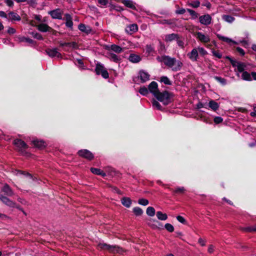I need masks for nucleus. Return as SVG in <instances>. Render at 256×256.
<instances>
[{"label":"nucleus","instance_id":"4c0bfd02","mask_svg":"<svg viewBox=\"0 0 256 256\" xmlns=\"http://www.w3.org/2000/svg\"><path fill=\"white\" fill-rule=\"evenodd\" d=\"M168 69L172 70L173 71H178L181 68L180 65H168Z\"/></svg>","mask_w":256,"mask_h":256},{"label":"nucleus","instance_id":"4be33fe9","mask_svg":"<svg viewBox=\"0 0 256 256\" xmlns=\"http://www.w3.org/2000/svg\"><path fill=\"white\" fill-rule=\"evenodd\" d=\"M216 36L218 38L219 40H221L222 41L226 43H228V44L232 43L233 44H238V43L236 42L233 40H232L228 37L222 36L220 34H217Z\"/></svg>","mask_w":256,"mask_h":256},{"label":"nucleus","instance_id":"9d476101","mask_svg":"<svg viewBox=\"0 0 256 256\" xmlns=\"http://www.w3.org/2000/svg\"><path fill=\"white\" fill-rule=\"evenodd\" d=\"M0 200L4 203V204L6 205L9 207H12L15 206V202L10 200V198H8L7 196H4L0 194Z\"/></svg>","mask_w":256,"mask_h":256},{"label":"nucleus","instance_id":"b1692460","mask_svg":"<svg viewBox=\"0 0 256 256\" xmlns=\"http://www.w3.org/2000/svg\"><path fill=\"white\" fill-rule=\"evenodd\" d=\"M90 171L94 174L103 177H104L106 176V173L103 170H102L100 169L97 168H92L90 169Z\"/></svg>","mask_w":256,"mask_h":256},{"label":"nucleus","instance_id":"f3484780","mask_svg":"<svg viewBox=\"0 0 256 256\" xmlns=\"http://www.w3.org/2000/svg\"><path fill=\"white\" fill-rule=\"evenodd\" d=\"M168 188L172 192L173 195L184 194L186 192V189L183 186L176 187L174 189H172L170 188Z\"/></svg>","mask_w":256,"mask_h":256},{"label":"nucleus","instance_id":"1a4fd4ad","mask_svg":"<svg viewBox=\"0 0 256 256\" xmlns=\"http://www.w3.org/2000/svg\"><path fill=\"white\" fill-rule=\"evenodd\" d=\"M148 90H150V92L152 93V95H154L156 94L159 93L160 92L159 91L158 88V84L152 81L150 83L149 86H148Z\"/></svg>","mask_w":256,"mask_h":256},{"label":"nucleus","instance_id":"f257e3e1","mask_svg":"<svg viewBox=\"0 0 256 256\" xmlns=\"http://www.w3.org/2000/svg\"><path fill=\"white\" fill-rule=\"evenodd\" d=\"M158 101L162 102L163 104L168 106L172 102L173 94L168 91H164L153 94Z\"/></svg>","mask_w":256,"mask_h":256},{"label":"nucleus","instance_id":"864d4df0","mask_svg":"<svg viewBox=\"0 0 256 256\" xmlns=\"http://www.w3.org/2000/svg\"><path fill=\"white\" fill-rule=\"evenodd\" d=\"M190 6L194 8H198L200 5V2L198 1H194L193 2L190 4Z\"/></svg>","mask_w":256,"mask_h":256},{"label":"nucleus","instance_id":"49530a36","mask_svg":"<svg viewBox=\"0 0 256 256\" xmlns=\"http://www.w3.org/2000/svg\"><path fill=\"white\" fill-rule=\"evenodd\" d=\"M232 66H236L237 70L240 72H244V68L246 66L245 65H233Z\"/></svg>","mask_w":256,"mask_h":256},{"label":"nucleus","instance_id":"c03bdc74","mask_svg":"<svg viewBox=\"0 0 256 256\" xmlns=\"http://www.w3.org/2000/svg\"><path fill=\"white\" fill-rule=\"evenodd\" d=\"M214 79H216L218 82L222 84H226V80L225 78L218 76H215Z\"/></svg>","mask_w":256,"mask_h":256},{"label":"nucleus","instance_id":"c756f323","mask_svg":"<svg viewBox=\"0 0 256 256\" xmlns=\"http://www.w3.org/2000/svg\"><path fill=\"white\" fill-rule=\"evenodd\" d=\"M121 202L124 206L126 208H130L131 205V200L130 198L128 197H124L121 200Z\"/></svg>","mask_w":256,"mask_h":256},{"label":"nucleus","instance_id":"9b49d317","mask_svg":"<svg viewBox=\"0 0 256 256\" xmlns=\"http://www.w3.org/2000/svg\"><path fill=\"white\" fill-rule=\"evenodd\" d=\"M199 20L202 24L207 26L211 23L212 17L210 15L206 14L200 16Z\"/></svg>","mask_w":256,"mask_h":256},{"label":"nucleus","instance_id":"0eeeda50","mask_svg":"<svg viewBox=\"0 0 256 256\" xmlns=\"http://www.w3.org/2000/svg\"><path fill=\"white\" fill-rule=\"evenodd\" d=\"M242 78L243 80L248 81L256 80V72H252L250 74L246 72H243Z\"/></svg>","mask_w":256,"mask_h":256},{"label":"nucleus","instance_id":"bf43d9fd","mask_svg":"<svg viewBox=\"0 0 256 256\" xmlns=\"http://www.w3.org/2000/svg\"><path fill=\"white\" fill-rule=\"evenodd\" d=\"M7 32L8 34H12L16 32V30L14 28H9Z\"/></svg>","mask_w":256,"mask_h":256},{"label":"nucleus","instance_id":"6ab92c4d","mask_svg":"<svg viewBox=\"0 0 256 256\" xmlns=\"http://www.w3.org/2000/svg\"><path fill=\"white\" fill-rule=\"evenodd\" d=\"M48 14L53 18H62V13L60 10L57 9L48 12Z\"/></svg>","mask_w":256,"mask_h":256},{"label":"nucleus","instance_id":"37998d69","mask_svg":"<svg viewBox=\"0 0 256 256\" xmlns=\"http://www.w3.org/2000/svg\"><path fill=\"white\" fill-rule=\"evenodd\" d=\"M186 10L190 13L192 18L195 19L198 17V14L194 10L188 8Z\"/></svg>","mask_w":256,"mask_h":256},{"label":"nucleus","instance_id":"aec40b11","mask_svg":"<svg viewBox=\"0 0 256 256\" xmlns=\"http://www.w3.org/2000/svg\"><path fill=\"white\" fill-rule=\"evenodd\" d=\"M128 60L132 63H138L141 60V58L139 55L135 54H132L130 55Z\"/></svg>","mask_w":256,"mask_h":256},{"label":"nucleus","instance_id":"39448f33","mask_svg":"<svg viewBox=\"0 0 256 256\" xmlns=\"http://www.w3.org/2000/svg\"><path fill=\"white\" fill-rule=\"evenodd\" d=\"M95 72L98 75L101 74L102 76L104 78H108V70H106L102 65H96V68H95Z\"/></svg>","mask_w":256,"mask_h":256},{"label":"nucleus","instance_id":"69168bd1","mask_svg":"<svg viewBox=\"0 0 256 256\" xmlns=\"http://www.w3.org/2000/svg\"><path fill=\"white\" fill-rule=\"evenodd\" d=\"M204 108V104L201 102H199L196 104V109H200L201 108Z\"/></svg>","mask_w":256,"mask_h":256},{"label":"nucleus","instance_id":"2f4dec72","mask_svg":"<svg viewBox=\"0 0 256 256\" xmlns=\"http://www.w3.org/2000/svg\"><path fill=\"white\" fill-rule=\"evenodd\" d=\"M157 218L160 220H166L168 219V215L166 214H163L162 212H157L156 214Z\"/></svg>","mask_w":256,"mask_h":256},{"label":"nucleus","instance_id":"6e6552de","mask_svg":"<svg viewBox=\"0 0 256 256\" xmlns=\"http://www.w3.org/2000/svg\"><path fill=\"white\" fill-rule=\"evenodd\" d=\"M46 54L52 58H61L62 55L56 48H48L46 50Z\"/></svg>","mask_w":256,"mask_h":256},{"label":"nucleus","instance_id":"ea45409f","mask_svg":"<svg viewBox=\"0 0 256 256\" xmlns=\"http://www.w3.org/2000/svg\"><path fill=\"white\" fill-rule=\"evenodd\" d=\"M148 92H150V90L145 86L141 87L138 90L139 93L143 96L148 95Z\"/></svg>","mask_w":256,"mask_h":256},{"label":"nucleus","instance_id":"5fc2aeb1","mask_svg":"<svg viewBox=\"0 0 256 256\" xmlns=\"http://www.w3.org/2000/svg\"><path fill=\"white\" fill-rule=\"evenodd\" d=\"M177 44L178 46H180L181 48H184V42L183 40L181 39H180L179 38H178L176 40Z\"/></svg>","mask_w":256,"mask_h":256},{"label":"nucleus","instance_id":"e433bc0d","mask_svg":"<svg viewBox=\"0 0 256 256\" xmlns=\"http://www.w3.org/2000/svg\"><path fill=\"white\" fill-rule=\"evenodd\" d=\"M222 19L224 21L229 23L232 22L234 20V18L233 16L229 15H224L222 16Z\"/></svg>","mask_w":256,"mask_h":256},{"label":"nucleus","instance_id":"f8f14e48","mask_svg":"<svg viewBox=\"0 0 256 256\" xmlns=\"http://www.w3.org/2000/svg\"><path fill=\"white\" fill-rule=\"evenodd\" d=\"M138 30V26L135 24L127 26L125 29L126 32L128 34H132L136 32Z\"/></svg>","mask_w":256,"mask_h":256},{"label":"nucleus","instance_id":"20e7f679","mask_svg":"<svg viewBox=\"0 0 256 256\" xmlns=\"http://www.w3.org/2000/svg\"><path fill=\"white\" fill-rule=\"evenodd\" d=\"M77 154H78L79 156L89 160H92L94 158L92 153L87 150H80Z\"/></svg>","mask_w":256,"mask_h":256},{"label":"nucleus","instance_id":"a211bd4d","mask_svg":"<svg viewBox=\"0 0 256 256\" xmlns=\"http://www.w3.org/2000/svg\"><path fill=\"white\" fill-rule=\"evenodd\" d=\"M139 78H140L142 82H144L150 80V74L144 70H140L139 72Z\"/></svg>","mask_w":256,"mask_h":256},{"label":"nucleus","instance_id":"72a5a7b5","mask_svg":"<svg viewBox=\"0 0 256 256\" xmlns=\"http://www.w3.org/2000/svg\"><path fill=\"white\" fill-rule=\"evenodd\" d=\"M160 82L167 85L170 86L172 84V82H171L170 79L166 76H161Z\"/></svg>","mask_w":256,"mask_h":256},{"label":"nucleus","instance_id":"412c9836","mask_svg":"<svg viewBox=\"0 0 256 256\" xmlns=\"http://www.w3.org/2000/svg\"><path fill=\"white\" fill-rule=\"evenodd\" d=\"M8 20H18L19 21L20 20V16L16 12H10L8 14Z\"/></svg>","mask_w":256,"mask_h":256},{"label":"nucleus","instance_id":"dca6fc26","mask_svg":"<svg viewBox=\"0 0 256 256\" xmlns=\"http://www.w3.org/2000/svg\"><path fill=\"white\" fill-rule=\"evenodd\" d=\"M32 145L38 148H43L46 146V143L42 140L34 139L32 142Z\"/></svg>","mask_w":256,"mask_h":256},{"label":"nucleus","instance_id":"e2e57ef3","mask_svg":"<svg viewBox=\"0 0 256 256\" xmlns=\"http://www.w3.org/2000/svg\"><path fill=\"white\" fill-rule=\"evenodd\" d=\"M186 10L184 8H181L176 11L177 14H184L186 12Z\"/></svg>","mask_w":256,"mask_h":256},{"label":"nucleus","instance_id":"603ef678","mask_svg":"<svg viewBox=\"0 0 256 256\" xmlns=\"http://www.w3.org/2000/svg\"><path fill=\"white\" fill-rule=\"evenodd\" d=\"M32 34L33 36L38 39V40H42V36L39 34V33H38V32H32Z\"/></svg>","mask_w":256,"mask_h":256},{"label":"nucleus","instance_id":"79ce46f5","mask_svg":"<svg viewBox=\"0 0 256 256\" xmlns=\"http://www.w3.org/2000/svg\"><path fill=\"white\" fill-rule=\"evenodd\" d=\"M138 204L141 206H148V200L146 198H142L138 200Z\"/></svg>","mask_w":256,"mask_h":256},{"label":"nucleus","instance_id":"4d7b16f0","mask_svg":"<svg viewBox=\"0 0 256 256\" xmlns=\"http://www.w3.org/2000/svg\"><path fill=\"white\" fill-rule=\"evenodd\" d=\"M98 2L100 6H103L106 5L108 1L107 0H98Z\"/></svg>","mask_w":256,"mask_h":256},{"label":"nucleus","instance_id":"2eb2a0df","mask_svg":"<svg viewBox=\"0 0 256 256\" xmlns=\"http://www.w3.org/2000/svg\"><path fill=\"white\" fill-rule=\"evenodd\" d=\"M37 28L39 31L43 32H50L52 30L50 26L44 23H40L38 24L37 26Z\"/></svg>","mask_w":256,"mask_h":256},{"label":"nucleus","instance_id":"7c9ffc66","mask_svg":"<svg viewBox=\"0 0 256 256\" xmlns=\"http://www.w3.org/2000/svg\"><path fill=\"white\" fill-rule=\"evenodd\" d=\"M178 38V36L176 34H169L166 36L165 40L166 42H171Z\"/></svg>","mask_w":256,"mask_h":256},{"label":"nucleus","instance_id":"cd10ccee","mask_svg":"<svg viewBox=\"0 0 256 256\" xmlns=\"http://www.w3.org/2000/svg\"><path fill=\"white\" fill-rule=\"evenodd\" d=\"M188 57L192 60H196L198 56V50L197 48H194L192 52L188 54Z\"/></svg>","mask_w":256,"mask_h":256},{"label":"nucleus","instance_id":"473e14b6","mask_svg":"<svg viewBox=\"0 0 256 256\" xmlns=\"http://www.w3.org/2000/svg\"><path fill=\"white\" fill-rule=\"evenodd\" d=\"M146 214L150 216H153L155 214L154 208L152 206H148L147 210H146Z\"/></svg>","mask_w":256,"mask_h":256},{"label":"nucleus","instance_id":"7ed1b4c3","mask_svg":"<svg viewBox=\"0 0 256 256\" xmlns=\"http://www.w3.org/2000/svg\"><path fill=\"white\" fill-rule=\"evenodd\" d=\"M13 144L16 147V150L20 152L22 155H25L26 150L28 148V144L22 140L16 138L13 141Z\"/></svg>","mask_w":256,"mask_h":256},{"label":"nucleus","instance_id":"bb28decb","mask_svg":"<svg viewBox=\"0 0 256 256\" xmlns=\"http://www.w3.org/2000/svg\"><path fill=\"white\" fill-rule=\"evenodd\" d=\"M122 2L126 7L132 10L136 9V6L134 2L131 0H122Z\"/></svg>","mask_w":256,"mask_h":256},{"label":"nucleus","instance_id":"a19ab883","mask_svg":"<svg viewBox=\"0 0 256 256\" xmlns=\"http://www.w3.org/2000/svg\"><path fill=\"white\" fill-rule=\"evenodd\" d=\"M110 58L113 60L114 62L118 63L120 62V58L115 54H110Z\"/></svg>","mask_w":256,"mask_h":256},{"label":"nucleus","instance_id":"423d86ee","mask_svg":"<svg viewBox=\"0 0 256 256\" xmlns=\"http://www.w3.org/2000/svg\"><path fill=\"white\" fill-rule=\"evenodd\" d=\"M159 62L164 63V64H174L176 62L174 58H171L168 56H163L158 58Z\"/></svg>","mask_w":256,"mask_h":256},{"label":"nucleus","instance_id":"4468645a","mask_svg":"<svg viewBox=\"0 0 256 256\" xmlns=\"http://www.w3.org/2000/svg\"><path fill=\"white\" fill-rule=\"evenodd\" d=\"M106 49L108 50H112L116 53H120L123 51V48L116 44H111L106 46Z\"/></svg>","mask_w":256,"mask_h":256},{"label":"nucleus","instance_id":"13d9d810","mask_svg":"<svg viewBox=\"0 0 256 256\" xmlns=\"http://www.w3.org/2000/svg\"><path fill=\"white\" fill-rule=\"evenodd\" d=\"M237 52L241 55L244 56V52L243 49L240 48L238 47L236 48Z\"/></svg>","mask_w":256,"mask_h":256},{"label":"nucleus","instance_id":"f704fd0d","mask_svg":"<svg viewBox=\"0 0 256 256\" xmlns=\"http://www.w3.org/2000/svg\"><path fill=\"white\" fill-rule=\"evenodd\" d=\"M132 212L136 216H140L143 214V210L138 206H136L133 208Z\"/></svg>","mask_w":256,"mask_h":256},{"label":"nucleus","instance_id":"8fccbe9b","mask_svg":"<svg viewBox=\"0 0 256 256\" xmlns=\"http://www.w3.org/2000/svg\"><path fill=\"white\" fill-rule=\"evenodd\" d=\"M176 220L179 222H181L182 224H185L186 222V220L181 216H176Z\"/></svg>","mask_w":256,"mask_h":256},{"label":"nucleus","instance_id":"a18cd8bd","mask_svg":"<svg viewBox=\"0 0 256 256\" xmlns=\"http://www.w3.org/2000/svg\"><path fill=\"white\" fill-rule=\"evenodd\" d=\"M164 226H165L166 230L168 232H174V227L172 224H166Z\"/></svg>","mask_w":256,"mask_h":256},{"label":"nucleus","instance_id":"0e129e2a","mask_svg":"<svg viewBox=\"0 0 256 256\" xmlns=\"http://www.w3.org/2000/svg\"><path fill=\"white\" fill-rule=\"evenodd\" d=\"M68 46L72 48H76L77 46V44L75 42H69Z\"/></svg>","mask_w":256,"mask_h":256},{"label":"nucleus","instance_id":"c85d7f7f","mask_svg":"<svg viewBox=\"0 0 256 256\" xmlns=\"http://www.w3.org/2000/svg\"><path fill=\"white\" fill-rule=\"evenodd\" d=\"M208 106H209L210 109L214 111H216L219 108L218 103L214 100H210Z\"/></svg>","mask_w":256,"mask_h":256},{"label":"nucleus","instance_id":"ddd939ff","mask_svg":"<svg viewBox=\"0 0 256 256\" xmlns=\"http://www.w3.org/2000/svg\"><path fill=\"white\" fill-rule=\"evenodd\" d=\"M196 38L202 42L207 43L210 41V38L208 35L203 34L200 32L196 33Z\"/></svg>","mask_w":256,"mask_h":256},{"label":"nucleus","instance_id":"3c124183","mask_svg":"<svg viewBox=\"0 0 256 256\" xmlns=\"http://www.w3.org/2000/svg\"><path fill=\"white\" fill-rule=\"evenodd\" d=\"M197 50H198V52H199L202 55L204 56L207 53L206 51L202 48L198 47Z\"/></svg>","mask_w":256,"mask_h":256},{"label":"nucleus","instance_id":"58836bf2","mask_svg":"<svg viewBox=\"0 0 256 256\" xmlns=\"http://www.w3.org/2000/svg\"><path fill=\"white\" fill-rule=\"evenodd\" d=\"M243 231L246 232H256V226H248V227H244L242 228Z\"/></svg>","mask_w":256,"mask_h":256},{"label":"nucleus","instance_id":"de8ad7c7","mask_svg":"<svg viewBox=\"0 0 256 256\" xmlns=\"http://www.w3.org/2000/svg\"><path fill=\"white\" fill-rule=\"evenodd\" d=\"M223 121V118L221 116H216L214 118V122L216 124L222 123Z\"/></svg>","mask_w":256,"mask_h":256},{"label":"nucleus","instance_id":"052dcab7","mask_svg":"<svg viewBox=\"0 0 256 256\" xmlns=\"http://www.w3.org/2000/svg\"><path fill=\"white\" fill-rule=\"evenodd\" d=\"M4 2L9 6H12L14 5V2L12 0H5Z\"/></svg>","mask_w":256,"mask_h":256},{"label":"nucleus","instance_id":"c9c22d12","mask_svg":"<svg viewBox=\"0 0 256 256\" xmlns=\"http://www.w3.org/2000/svg\"><path fill=\"white\" fill-rule=\"evenodd\" d=\"M152 104L153 108H154L159 110H163V108H162L160 104L156 100H152Z\"/></svg>","mask_w":256,"mask_h":256},{"label":"nucleus","instance_id":"f03ea898","mask_svg":"<svg viewBox=\"0 0 256 256\" xmlns=\"http://www.w3.org/2000/svg\"><path fill=\"white\" fill-rule=\"evenodd\" d=\"M97 246H98V248L100 250H106L112 254H122L123 252L122 248L116 245H110L106 243H99Z\"/></svg>","mask_w":256,"mask_h":256},{"label":"nucleus","instance_id":"6e6d98bb","mask_svg":"<svg viewBox=\"0 0 256 256\" xmlns=\"http://www.w3.org/2000/svg\"><path fill=\"white\" fill-rule=\"evenodd\" d=\"M154 50V48L151 45H147L146 46V51L147 52L150 54Z\"/></svg>","mask_w":256,"mask_h":256},{"label":"nucleus","instance_id":"393cba45","mask_svg":"<svg viewBox=\"0 0 256 256\" xmlns=\"http://www.w3.org/2000/svg\"><path fill=\"white\" fill-rule=\"evenodd\" d=\"M65 20H66V25L67 27L72 28L73 26V22L72 21V18L69 14H66Z\"/></svg>","mask_w":256,"mask_h":256},{"label":"nucleus","instance_id":"a878e982","mask_svg":"<svg viewBox=\"0 0 256 256\" xmlns=\"http://www.w3.org/2000/svg\"><path fill=\"white\" fill-rule=\"evenodd\" d=\"M78 29L86 34H89L92 31L90 28L88 26H86L84 24H80L78 26Z\"/></svg>","mask_w":256,"mask_h":256},{"label":"nucleus","instance_id":"680f3d73","mask_svg":"<svg viewBox=\"0 0 256 256\" xmlns=\"http://www.w3.org/2000/svg\"><path fill=\"white\" fill-rule=\"evenodd\" d=\"M18 172L19 174H25L27 176H30V178H32V175L30 174H29L28 172H26L24 171H22V170H18Z\"/></svg>","mask_w":256,"mask_h":256},{"label":"nucleus","instance_id":"09e8293b","mask_svg":"<svg viewBox=\"0 0 256 256\" xmlns=\"http://www.w3.org/2000/svg\"><path fill=\"white\" fill-rule=\"evenodd\" d=\"M212 54L214 56L218 58H221L222 56V54L218 50H213Z\"/></svg>","mask_w":256,"mask_h":256},{"label":"nucleus","instance_id":"774afa93","mask_svg":"<svg viewBox=\"0 0 256 256\" xmlns=\"http://www.w3.org/2000/svg\"><path fill=\"white\" fill-rule=\"evenodd\" d=\"M208 252L210 254H212L214 252V246L212 245H210L209 248H208Z\"/></svg>","mask_w":256,"mask_h":256},{"label":"nucleus","instance_id":"338daca9","mask_svg":"<svg viewBox=\"0 0 256 256\" xmlns=\"http://www.w3.org/2000/svg\"><path fill=\"white\" fill-rule=\"evenodd\" d=\"M198 243L200 244L202 246H204V245H206V241H204L201 238L198 239Z\"/></svg>","mask_w":256,"mask_h":256},{"label":"nucleus","instance_id":"5701e85b","mask_svg":"<svg viewBox=\"0 0 256 256\" xmlns=\"http://www.w3.org/2000/svg\"><path fill=\"white\" fill-rule=\"evenodd\" d=\"M2 190L4 194L8 195V196H11L13 195V191L8 184H4Z\"/></svg>","mask_w":256,"mask_h":256}]
</instances>
